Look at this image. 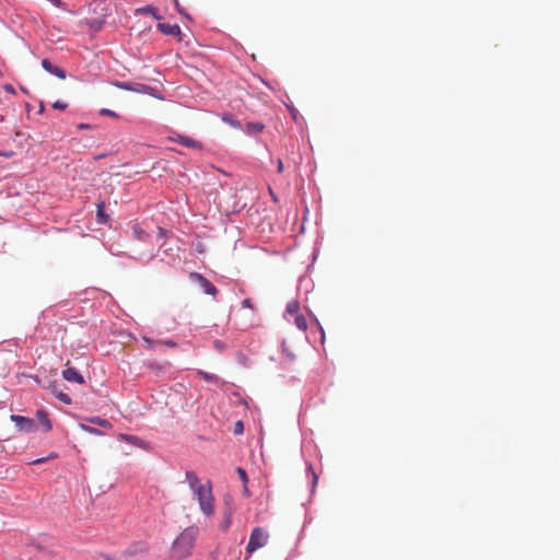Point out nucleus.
Masks as SVG:
<instances>
[{
    "label": "nucleus",
    "instance_id": "f257e3e1",
    "mask_svg": "<svg viewBox=\"0 0 560 560\" xmlns=\"http://www.w3.org/2000/svg\"><path fill=\"white\" fill-rule=\"evenodd\" d=\"M198 535V527L189 526L185 528L172 545V557L175 559H183L188 557L194 549Z\"/></svg>",
    "mask_w": 560,
    "mask_h": 560
},
{
    "label": "nucleus",
    "instance_id": "f03ea898",
    "mask_svg": "<svg viewBox=\"0 0 560 560\" xmlns=\"http://www.w3.org/2000/svg\"><path fill=\"white\" fill-rule=\"evenodd\" d=\"M194 498L197 499L200 510L206 516H212L214 513V497L212 494L211 482L203 483L202 487H198L192 491Z\"/></svg>",
    "mask_w": 560,
    "mask_h": 560
},
{
    "label": "nucleus",
    "instance_id": "7ed1b4c3",
    "mask_svg": "<svg viewBox=\"0 0 560 560\" xmlns=\"http://www.w3.org/2000/svg\"><path fill=\"white\" fill-rule=\"evenodd\" d=\"M268 534L267 532L261 527H255L249 536V540L246 547V551L248 553H252L256 551L259 548H262L268 542Z\"/></svg>",
    "mask_w": 560,
    "mask_h": 560
},
{
    "label": "nucleus",
    "instance_id": "20e7f679",
    "mask_svg": "<svg viewBox=\"0 0 560 560\" xmlns=\"http://www.w3.org/2000/svg\"><path fill=\"white\" fill-rule=\"evenodd\" d=\"M10 419H11V421H13L15 423L16 428L20 431L33 432L36 429V423L31 418L18 416V415H11Z\"/></svg>",
    "mask_w": 560,
    "mask_h": 560
},
{
    "label": "nucleus",
    "instance_id": "39448f33",
    "mask_svg": "<svg viewBox=\"0 0 560 560\" xmlns=\"http://www.w3.org/2000/svg\"><path fill=\"white\" fill-rule=\"evenodd\" d=\"M190 278L192 280H196L199 283V285L203 289L205 293L210 294V295L217 294V292H218L217 288L202 275L197 273V272H191Z\"/></svg>",
    "mask_w": 560,
    "mask_h": 560
},
{
    "label": "nucleus",
    "instance_id": "423d86ee",
    "mask_svg": "<svg viewBox=\"0 0 560 560\" xmlns=\"http://www.w3.org/2000/svg\"><path fill=\"white\" fill-rule=\"evenodd\" d=\"M62 377L68 382H74L78 384H83V376L72 366H69V362L67 363V368L62 371Z\"/></svg>",
    "mask_w": 560,
    "mask_h": 560
},
{
    "label": "nucleus",
    "instance_id": "0eeeda50",
    "mask_svg": "<svg viewBox=\"0 0 560 560\" xmlns=\"http://www.w3.org/2000/svg\"><path fill=\"white\" fill-rule=\"evenodd\" d=\"M42 67L46 71H48L49 73H52L56 77H58L59 79H65L66 78L65 70H62L61 68H59L57 66H54L48 59H43L42 60Z\"/></svg>",
    "mask_w": 560,
    "mask_h": 560
},
{
    "label": "nucleus",
    "instance_id": "6e6552de",
    "mask_svg": "<svg viewBox=\"0 0 560 560\" xmlns=\"http://www.w3.org/2000/svg\"><path fill=\"white\" fill-rule=\"evenodd\" d=\"M158 28L165 35L179 36L180 28L177 24L159 23Z\"/></svg>",
    "mask_w": 560,
    "mask_h": 560
},
{
    "label": "nucleus",
    "instance_id": "1a4fd4ad",
    "mask_svg": "<svg viewBox=\"0 0 560 560\" xmlns=\"http://www.w3.org/2000/svg\"><path fill=\"white\" fill-rule=\"evenodd\" d=\"M185 476H186V481L188 482V486L192 491L198 489V487H202L203 483H200V480H199L198 476L196 475V472L188 470V471H186Z\"/></svg>",
    "mask_w": 560,
    "mask_h": 560
},
{
    "label": "nucleus",
    "instance_id": "9d476101",
    "mask_svg": "<svg viewBox=\"0 0 560 560\" xmlns=\"http://www.w3.org/2000/svg\"><path fill=\"white\" fill-rule=\"evenodd\" d=\"M133 237L141 242H147L149 233L138 223L132 225Z\"/></svg>",
    "mask_w": 560,
    "mask_h": 560
},
{
    "label": "nucleus",
    "instance_id": "9b49d317",
    "mask_svg": "<svg viewBox=\"0 0 560 560\" xmlns=\"http://www.w3.org/2000/svg\"><path fill=\"white\" fill-rule=\"evenodd\" d=\"M232 513L233 512L230 508L224 511L223 520L221 521V523L219 525L223 532H226L232 524Z\"/></svg>",
    "mask_w": 560,
    "mask_h": 560
},
{
    "label": "nucleus",
    "instance_id": "f8f14e48",
    "mask_svg": "<svg viewBox=\"0 0 560 560\" xmlns=\"http://www.w3.org/2000/svg\"><path fill=\"white\" fill-rule=\"evenodd\" d=\"M176 142L183 144L184 147H187V148H197L199 147V143L190 138V137H187V136H178L177 139H176Z\"/></svg>",
    "mask_w": 560,
    "mask_h": 560
},
{
    "label": "nucleus",
    "instance_id": "ddd939ff",
    "mask_svg": "<svg viewBox=\"0 0 560 560\" xmlns=\"http://www.w3.org/2000/svg\"><path fill=\"white\" fill-rule=\"evenodd\" d=\"M36 416L40 423L45 427L46 431L51 430V423L48 419V415L45 410H37Z\"/></svg>",
    "mask_w": 560,
    "mask_h": 560
},
{
    "label": "nucleus",
    "instance_id": "4468645a",
    "mask_svg": "<svg viewBox=\"0 0 560 560\" xmlns=\"http://www.w3.org/2000/svg\"><path fill=\"white\" fill-rule=\"evenodd\" d=\"M265 126L261 122H248L246 126L247 133L257 135L264 130Z\"/></svg>",
    "mask_w": 560,
    "mask_h": 560
},
{
    "label": "nucleus",
    "instance_id": "2eb2a0df",
    "mask_svg": "<svg viewBox=\"0 0 560 560\" xmlns=\"http://www.w3.org/2000/svg\"><path fill=\"white\" fill-rule=\"evenodd\" d=\"M104 208H105V205L103 201L97 203L96 217H97L98 223H106L108 220V215L104 212Z\"/></svg>",
    "mask_w": 560,
    "mask_h": 560
},
{
    "label": "nucleus",
    "instance_id": "dca6fc26",
    "mask_svg": "<svg viewBox=\"0 0 560 560\" xmlns=\"http://www.w3.org/2000/svg\"><path fill=\"white\" fill-rule=\"evenodd\" d=\"M294 323H295L296 327L299 329H301L302 331H305L307 329V322L303 315L296 314L294 317Z\"/></svg>",
    "mask_w": 560,
    "mask_h": 560
},
{
    "label": "nucleus",
    "instance_id": "f3484780",
    "mask_svg": "<svg viewBox=\"0 0 560 560\" xmlns=\"http://www.w3.org/2000/svg\"><path fill=\"white\" fill-rule=\"evenodd\" d=\"M197 374H198L202 380H205V381H207V382H214V383H219V382H220V378H219L217 375H214V374H209V373H207V372H205V371H201V370H199V371L197 372Z\"/></svg>",
    "mask_w": 560,
    "mask_h": 560
},
{
    "label": "nucleus",
    "instance_id": "a211bd4d",
    "mask_svg": "<svg viewBox=\"0 0 560 560\" xmlns=\"http://www.w3.org/2000/svg\"><path fill=\"white\" fill-rule=\"evenodd\" d=\"M243 485H244V492L246 495H248V490H247V487H246V483L248 482V477H247V474L245 471V469H243L242 467H237L236 469Z\"/></svg>",
    "mask_w": 560,
    "mask_h": 560
},
{
    "label": "nucleus",
    "instance_id": "6ab92c4d",
    "mask_svg": "<svg viewBox=\"0 0 560 560\" xmlns=\"http://www.w3.org/2000/svg\"><path fill=\"white\" fill-rule=\"evenodd\" d=\"M137 11L140 13H144V14H151L158 20L160 19V16L158 14V9L152 5H147L144 8L138 9Z\"/></svg>",
    "mask_w": 560,
    "mask_h": 560
},
{
    "label": "nucleus",
    "instance_id": "aec40b11",
    "mask_svg": "<svg viewBox=\"0 0 560 560\" xmlns=\"http://www.w3.org/2000/svg\"><path fill=\"white\" fill-rule=\"evenodd\" d=\"M222 120H223L225 124H228V125H230L231 127H233V128H236V129H241V128H242L241 122H240L238 120L234 119L232 116L224 115V116L222 117Z\"/></svg>",
    "mask_w": 560,
    "mask_h": 560
},
{
    "label": "nucleus",
    "instance_id": "412c9836",
    "mask_svg": "<svg viewBox=\"0 0 560 560\" xmlns=\"http://www.w3.org/2000/svg\"><path fill=\"white\" fill-rule=\"evenodd\" d=\"M282 352L285 354L290 362H293L296 358L295 353L288 348L285 342L282 343Z\"/></svg>",
    "mask_w": 560,
    "mask_h": 560
},
{
    "label": "nucleus",
    "instance_id": "4be33fe9",
    "mask_svg": "<svg viewBox=\"0 0 560 560\" xmlns=\"http://www.w3.org/2000/svg\"><path fill=\"white\" fill-rule=\"evenodd\" d=\"M299 308H300L299 303L296 301H292L288 304L287 312L292 315H296V314H299Z\"/></svg>",
    "mask_w": 560,
    "mask_h": 560
},
{
    "label": "nucleus",
    "instance_id": "5701e85b",
    "mask_svg": "<svg viewBox=\"0 0 560 560\" xmlns=\"http://www.w3.org/2000/svg\"><path fill=\"white\" fill-rule=\"evenodd\" d=\"M56 397L62 401L63 404L66 405H70L72 401H71V398L69 397V395L62 393V392H59V393H56Z\"/></svg>",
    "mask_w": 560,
    "mask_h": 560
},
{
    "label": "nucleus",
    "instance_id": "b1692460",
    "mask_svg": "<svg viewBox=\"0 0 560 560\" xmlns=\"http://www.w3.org/2000/svg\"><path fill=\"white\" fill-rule=\"evenodd\" d=\"M142 341L144 342L145 348H147L148 350H153V349H154V346H155V345H159V342H158V341H154V340H152V339H150V338H148V337H143V338H142Z\"/></svg>",
    "mask_w": 560,
    "mask_h": 560
},
{
    "label": "nucleus",
    "instance_id": "393cba45",
    "mask_svg": "<svg viewBox=\"0 0 560 560\" xmlns=\"http://www.w3.org/2000/svg\"><path fill=\"white\" fill-rule=\"evenodd\" d=\"M100 114L103 116H109V117H115V118L118 117V115L115 112L107 109V108L101 109Z\"/></svg>",
    "mask_w": 560,
    "mask_h": 560
},
{
    "label": "nucleus",
    "instance_id": "a878e982",
    "mask_svg": "<svg viewBox=\"0 0 560 560\" xmlns=\"http://www.w3.org/2000/svg\"><path fill=\"white\" fill-rule=\"evenodd\" d=\"M307 470L312 474L313 487H314L317 483L318 476L314 471L313 466L311 464L307 465Z\"/></svg>",
    "mask_w": 560,
    "mask_h": 560
},
{
    "label": "nucleus",
    "instance_id": "bb28decb",
    "mask_svg": "<svg viewBox=\"0 0 560 560\" xmlns=\"http://www.w3.org/2000/svg\"><path fill=\"white\" fill-rule=\"evenodd\" d=\"M56 457H57V454H56V453H51V454L47 457V459L56 458ZM45 460H46V458H38V459L33 460L31 464H32V465H38V464L44 463Z\"/></svg>",
    "mask_w": 560,
    "mask_h": 560
},
{
    "label": "nucleus",
    "instance_id": "cd10ccee",
    "mask_svg": "<svg viewBox=\"0 0 560 560\" xmlns=\"http://www.w3.org/2000/svg\"><path fill=\"white\" fill-rule=\"evenodd\" d=\"M67 104L61 102V101H56L54 104H52V107L55 109H60V110H65L67 108Z\"/></svg>",
    "mask_w": 560,
    "mask_h": 560
},
{
    "label": "nucleus",
    "instance_id": "c85d7f7f",
    "mask_svg": "<svg viewBox=\"0 0 560 560\" xmlns=\"http://www.w3.org/2000/svg\"><path fill=\"white\" fill-rule=\"evenodd\" d=\"M159 345H165L170 348H176L177 347V343L174 342L173 340H158Z\"/></svg>",
    "mask_w": 560,
    "mask_h": 560
},
{
    "label": "nucleus",
    "instance_id": "c756f323",
    "mask_svg": "<svg viewBox=\"0 0 560 560\" xmlns=\"http://www.w3.org/2000/svg\"><path fill=\"white\" fill-rule=\"evenodd\" d=\"M118 86L127 91H138L137 89H133L129 83H120Z\"/></svg>",
    "mask_w": 560,
    "mask_h": 560
},
{
    "label": "nucleus",
    "instance_id": "7c9ffc66",
    "mask_svg": "<svg viewBox=\"0 0 560 560\" xmlns=\"http://www.w3.org/2000/svg\"><path fill=\"white\" fill-rule=\"evenodd\" d=\"M234 432H235L236 434H238V433H242V432H243V423H242V421H237V422L235 423Z\"/></svg>",
    "mask_w": 560,
    "mask_h": 560
},
{
    "label": "nucleus",
    "instance_id": "2f4dec72",
    "mask_svg": "<svg viewBox=\"0 0 560 560\" xmlns=\"http://www.w3.org/2000/svg\"><path fill=\"white\" fill-rule=\"evenodd\" d=\"M91 421H92V423L100 424V425H104L107 422L106 420H102L100 418L92 419Z\"/></svg>",
    "mask_w": 560,
    "mask_h": 560
},
{
    "label": "nucleus",
    "instance_id": "473e14b6",
    "mask_svg": "<svg viewBox=\"0 0 560 560\" xmlns=\"http://www.w3.org/2000/svg\"><path fill=\"white\" fill-rule=\"evenodd\" d=\"M243 306L245 307H252V302L249 299H245L243 302H242Z\"/></svg>",
    "mask_w": 560,
    "mask_h": 560
},
{
    "label": "nucleus",
    "instance_id": "72a5a7b5",
    "mask_svg": "<svg viewBox=\"0 0 560 560\" xmlns=\"http://www.w3.org/2000/svg\"><path fill=\"white\" fill-rule=\"evenodd\" d=\"M277 167H278V172H279V173H281V172H282V170H283V163H282V161H281V160H278V162H277Z\"/></svg>",
    "mask_w": 560,
    "mask_h": 560
},
{
    "label": "nucleus",
    "instance_id": "f704fd0d",
    "mask_svg": "<svg viewBox=\"0 0 560 560\" xmlns=\"http://www.w3.org/2000/svg\"><path fill=\"white\" fill-rule=\"evenodd\" d=\"M13 155L12 152H1L0 151V156H4V158H11Z\"/></svg>",
    "mask_w": 560,
    "mask_h": 560
},
{
    "label": "nucleus",
    "instance_id": "c9c22d12",
    "mask_svg": "<svg viewBox=\"0 0 560 560\" xmlns=\"http://www.w3.org/2000/svg\"><path fill=\"white\" fill-rule=\"evenodd\" d=\"M79 128H81V129H86V128H89V126H88V125H84V124H81V125H79Z\"/></svg>",
    "mask_w": 560,
    "mask_h": 560
},
{
    "label": "nucleus",
    "instance_id": "e433bc0d",
    "mask_svg": "<svg viewBox=\"0 0 560 560\" xmlns=\"http://www.w3.org/2000/svg\"><path fill=\"white\" fill-rule=\"evenodd\" d=\"M175 5H176V8L178 9V11L182 13V10L179 9V3H178V1H177V0H175Z\"/></svg>",
    "mask_w": 560,
    "mask_h": 560
},
{
    "label": "nucleus",
    "instance_id": "4c0bfd02",
    "mask_svg": "<svg viewBox=\"0 0 560 560\" xmlns=\"http://www.w3.org/2000/svg\"><path fill=\"white\" fill-rule=\"evenodd\" d=\"M158 232H159L160 235H162L163 234V229L162 228H158Z\"/></svg>",
    "mask_w": 560,
    "mask_h": 560
},
{
    "label": "nucleus",
    "instance_id": "58836bf2",
    "mask_svg": "<svg viewBox=\"0 0 560 560\" xmlns=\"http://www.w3.org/2000/svg\"><path fill=\"white\" fill-rule=\"evenodd\" d=\"M83 428L89 430V431H94V429H92V428H88V427H83Z\"/></svg>",
    "mask_w": 560,
    "mask_h": 560
},
{
    "label": "nucleus",
    "instance_id": "ea45409f",
    "mask_svg": "<svg viewBox=\"0 0 560 560\" xmlns=\"http://www.w3.org/2000/svg\"><path fill=\"white\" fill-rule=\"evenodd\" d=\"M105 558V560H112L108 556L104 555L103 556Z\"/></svg>",
    "mask_w": 560,
    "mask_h": 560
},
{
    "label": "nucleus",
    "instance_id": "a19ab883",
    "mask_svg": "<svg viewBox=\"0 0 560 560\" xmlns=\"http://www.w3.org/2000/svg\"><path fill=\"white\" fill-rule=\"evenodd\" d=\"M2 120H3V117H2V116H0V121H2Z\"/></svg>",
    "mask_w": 560,
    "mask_h": 560
}]
</instances>
